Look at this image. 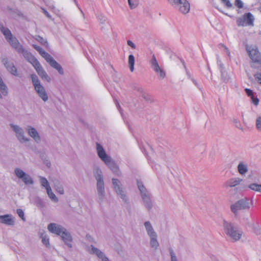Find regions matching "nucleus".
I'll list each match as a JSON object with an SVG mask.
<instances>
[{
	"mask_svg": "<svg viewBox=\"0 0 261 261\" xmlns=\"http://www.w3.org/2000/svg\"><path fill=\"white\" fill-rule=\"evenodd\" d=\"M136 90L139 91L141 93V96L146 100H148L149 99L148 95L144 92L143 89L140 87H138L136 88Z\"/></svg>",
	"mask_w": 261,
	"mask_h": 261,
	"instance_id": "obj_36",
	"label": "nucleus"
},
{
	"mask_svg": "<svg viewBox=\"0 0 261 261\" xmlns=\"http://www.w3.org/2000/svg\"><path fill=\"white\" fill-rule=\"evenodd\" d=\"M76 5H77L76 0H73Z\"/></svg>",
	"mask_w": 261,
	"mask_h": 261,
	"instance_id": "obj_58",
	"label": "nucleus"
},
{
	"mask_svg": "<svg viewBox=\"0 0 261 261\" xmlns=\"http://www.w3.org/2000/svg\"><path fill=\"white\" fill-rule=\"evenodd\" d=\"M224 228L225 233L234 242L241 239L243 232L239 230L238 226L234 223L224 221Z\"/></svg>",
	"mask_w": 261,
	"mask_h": 261,
	"instance_id": "obj_3",
	"label": "nucleus"
},
{
	"mask_svg": "<svg viewBox=\"0 0 261 261\" xmlns=\"http://www.w3.org/2000/svg\"><path fill=\"white\" fill-rule=\"evenodd\" d=\"M33 85L38 96L44 102L48 99L47 93L44 87L41 85L38 76L35 74L31 75Z\"/></svg>",
	"mask_w": 261,
	"mask_h": 261,
	"instance_id": "obj_8",
	"label": "nucleus"
},
{
	"mask_svg": "<svg viewBox=\"0 0 261 261\" xmlns=\"http://www.w3.org/2000/svg\"><path fill=\"white\" fill-rule=\"evenodd\" d=\"M29 135L32 137L37 143H39L41 141L40 135H39L36 129L32 126L28 125L26 127Z\"/></svg>",
	"mask_w": 261,
	"mask_h": 261,
	"instance_id": "obj_20",
	"label": "nucleus"
},
{
	"mask_svg": "<svg viewBox=\"0 0 261 261\" xmlns=\"http://www.w3.org/2000/svg\"><path fill=\"white\" fill-rule=\"evenodd\" d=\"M192 82H193V83H194L196 86H197V85H198V83H197V82L196 81V80H195L194 79H192Z\"/></svg>",
	"mask_w": 261,
	"mask_h": 261,
	"instance_id": "obj_53",
	"label": "nucleus"
},
{
	"mask_svg": "<svg viewBox=\"0 0 261 261\" xmlns=\"http://www.w3.org/2000/svg\"><path fill=\"white\" fill-rule=\"evenodd\" d=\"M33 203L38 206L43 207L45 203L43 200L39 197H35L33 200Z\"/></svg>",
	"mask_w": 261,
	"mask_h": 261,
	"instance_id": "obj_33",
	"label": "nucleus"
},
{
	"mask_svg": "<svg viewBox=\"0 0 261 261\" xmlns=\"http://www.w3.org/2000/svg\"><path fill=\"white\" fill-rule=\"evenodd\" d=\"M0 30L5 36L7 41L13 37L10 30L7 28L4 27L3 25H0Z\"/></svg>",
	"mask_w": 261,
	"mask_h": 261,
	"instance_id": "obj_27",
	"label": "nucleus"
},
{
	"mask_svg": "<svg viewBox=\"0 0 261 261\" xmlns=\"http://www.w3.org/2000/svg\"><path fill=\"white\" fill-rule=\"evenodd\" d=\"M113 188L118 196L124 202L128 201V196L126 192L123 188L120 181L116 178H112V179Z\"/></svg>",
	"mask_w": 261,
	"mask_h": 261,
	"instance_id": "obj_9",
	"label": "nucleus"
},
{
	"mask_svg": "<svg viewBox=\"0 0 261 261\" xmlns=\"http://www.w3.org/2000/svg\"><path fill=\"white\" fill-rule=\"evenodd\" d=\"M33 46L53 68L56 69L60 74H64V70L62 66L48 53L37 45L34 44Z\"/></svg>",
	"mask_w": 261,
	"mask_h": 261,
	"instance_id": "obj_5",
	"label": "nucleus"
},
{
	"mask_svg": "<svg viewBox=\"0 0 261 261\" xmlns=\"http://www.w3.org/2000/svg\"><path fill=\"white\" fill-rule=\"evenodd\" d=\"M0 222L9 226H13L15 223L14 218L9 214L0 216Z\"/></svg>",
	"mask_w": 261,
	"mask_h": 261,
	"instance_id": "obj_23",
	"label": "nucleus"
},
{
	"mask_svg": "<svg viewBox=\"0 0 261 261\" xmlns=\"http://www.w3.org/2000/svg\"><path fill=\"white\" fill-rule=\"evenodd\" d=\"M97 18H98V21H99V23L101 24H103L105 23L106 20H107V18L106 16H105L104 15H99L98 16H97Z\"/></svg>",
	"mask_w": 261,
	"mask_h": 261,
	"instance_id": "obj_39",
	"label": "nucleus"
},
{
	"mask_svg": "<svg viewBox=\"0 0 261 261\" xmlns=\"http://www.w3.org/2000/svg\"><path fill=\"white\" fill-rule=\"evenodd\" d=\"M254 19L253 15L249 12L245 14L242 17L238 18L237 22L238 26L253 25Z\"/></svg>",
	"mask_w": 261,
	"mask_h": 261,
	"instance_id": "obj_13",
	"label": "nucleus"
},
{
	"mask_svg": "<svg viewBox=\"0 0 261 261\" xmlns=\"http://www.w3.org/2000/svg\"><path fill=\"white\" fill-rule=\"evenodd\" d=\"M47 229L50 232L60 236L66 228L58 224L51 223L48 224Z\"/></svg>",
	"mask_w": 261,
	"mask_h": 261,
	"instance_id": "obj_15",
	"label": "nucleus"
},
{
	"mask_svg": "<svg viewBox=\"0 0 261 261\" xmlns=\"http://www.w3.org/2000/svg\"><path fill=\"white\" fill-rule=\"evenodd\" d=\"M128 1V4L129 5L130 3L132 2V0H127Z\"/></svg>",
	"mask_w": 261,
	"mask_h": 261,
	"instance_id": "obj_57",
	"label": "nucleus"
},
{
	"mask_svg": "<svg viewBox=\"0 0 261 261\" xmlns=\"http://www.w3.org/2000/svg\"><path fill=\"white\" fill-rule=\"evenodd\" d=\"M248 187L253 191L261 192L260 184L253 183L249 185Z\"/></svg>",
	"mask_w": 261,
	"mask_h": 261,
	"instance_id": "obj_34",
	"label": "nucleus"
},
{
	"mask_svg": "<svg viewBox=\"0 0 261 261\" xmlns=\"http://www.w3.org/2000/svg\"><path fill=\"white\" fill-rule=\"evenodd\" d=\"M2 62L8 71L13 75L18 76L17 69L13 62L10 61L6 58L3 59Z\"/></svg>",
	"mask_w": 261,
	"mask_h": 261,
	"instance_id": "obj_14",
	"label": "nucleus"
},
{
	"mask_svg": "<svg viewBox=\"0 0 261 261\" xmlns=\"http://www.w3.org/2000/svg\"><path fill=\"white\" fill-rule=\"evenodd\" d=\"M14 173L16 176L20 179L26 185H33L34 181L31 176L27 174L21 169L16 168L14 169Z\"/></svg>",
	"mask_w": 261,
	"mask_h": 261,
	"instance_id": "obj_11",
	"label": "nucleus"
},
{
	"mask_svg": "<svg viewBox=\"0 0 261 261\" xmlns=\"http://www.w3.org/2000/svg\"><path fill=\"white\" fill-rule=\"evenodd\" d=\"M53 183L56 191L61 195H63L64 194V190L61 182L58 179H55L53 180Z\"/></svg>",
	"mask_w": 261,
	"mask_h": 261,
	"instance_id": "obj_25",
	"label": "nucleus"
},
{
	"mask_svg": "<svg viewBox=\"0 0 261 261\" xmlns=\"http://www.w3.org/2000/svg\"><path fill=\"white\" fill-rule=\"evenodd\" d=\"M43 12L44 14L49 18H51V15L48 13V12L45 10L44 9H42Z\"/></svg>",
	"mask_w": 261,
	"mask_h": 261,
	"instance_id": "obj_52",
	"label": "nucleus"
},
{
	"mask_svg": "<svg viewBox=\"0 0 261 261\" xmlns=\"http://www.w3.org/2000/svg\"><path fill=\"white\" fill-rule=\"evenodd\" d=\"M245 92L247 95L248 96H250L251 97H252L253 95V92L252 90H250V89H245Z\"/></svg>",
	"mask_w": 261,
	"mask_h": 261,
	"instance_id": "obj_48",
	"label": "nucleus"
},
{
	"mask_svg": "<svg viewBox=\"0 0 261 261\" xmlns=\"http://www.w3.org/2000/svg\"><path fill=\"white\" fill-rule=\"evenodd\" d=\"M62 240L65 243V244L69 248H71L72 247L71 242L72 241V238L71 236L70 233L65 229V230L60 235Z\"/></svg>",
	"mask_w": 261,
	"mask_h": 261,
	"instance_id": "obj_22",
	"label": "nucleus"
},
{
	"mask_svg": "<svg viewBox=\"0 0 261 261\" xmlns=\"http://www.w3.org/2000/svg\"><path fill=\"white\" fill-rule=\"evenodd\" d=\"M225 6L228 8L232 7V5L229 0H221Z\"/></svg>",
	"mask_w": 261,
	"mask_h": 261,
	"instance_id": "obj_49",
	"label": "nucleus"
},
{
	"mask_svg": "<svg viewBox=\"0 0 261 261\" xmlns=\"http://www.w3.org/2000/svg\"><path fill=\"white\" fill-rule=\"evenodd\" d=\"M8 42H9L11 46L14 48L18 54H20L21 51H23L24 49L23 47L15 37L13 36L12 38H10Z\"/></svg>",
	"mask_w": 261,
	"mask_h": 261,
	"instance_id": "obj_21",
	"label": "nucleus"
},
{
	"mask_svg": "<svg viewBox=\"0 0 261 261\" xmlns=\"http://www.w3.org/2000/svg\"><path fill=\"white\" fill-rule=\"evenodd\" d=\"M138 5V3L137 1L134 0L132 1L131 3H130L129 6L130 9H134L137 7Z\"/></svg>",
	"mask_w": 261,
	"mask_h": 261,
	"instance_id": "obj_43",
	"label": "nucleus"
},
{
	"mask_svg": "<svg viewBox=\"0 0 261 261\" xmlns=\"http://www.w3.org/2000/svg\"><path fill=\"white\" fill-rule=\"evenodd\" d=\"M20 54L23 55L24 58L30 62L33 67L36 66L39 62L37 59L33 56L31 53L26 50L24 48L22 51H21Z\"/></svg>",
	"mask_w": 261,
	"mask_h": 261,
	"instance_id": "obj_19",
	"label": "nucleus"
},
{
	"mask_svg": "<svg viewBox=\"0 0 261 261\" xmlns=\"http://www.w3.org/2000/svg\"><path fill=\"white\" fill-rule=\"evenodd\" d=\"M235 5L239 8H242L243 7V3L241 0H236Z\"/></svg>",
	"mask_w": 261,
	"mask_h": 261,
	"instance_id": "obj_47",
	"label": "nucleus"
},
{
	"mask_svg": "<svg viewBox=\"0 0 261 261\" xmlns=\"http://www.w3.org/2000/svg\"><path fill=\"white\" fill-rule=\"evenodd\" d=\"M225 49L226 50V52H227L228 51H229L228 48L227 47H226L225 46L223 45Z\"/></svg>",
	"mask_w": 261,
	"mask_h": 261,
	"instance_id": "obj_54",
	"label": "nucleus"
},
{
	"mask_svg": "<svg viewBox=\"0 0 261 261\" xmlns=\"http://www.w3.org/2000/svg\"><path fill=\"white\" fill-rule=\"evenodd\" d=\"M242 181V179L237 177L230 178L225 183V186L227 188H233L235 187Z\"/></svg>",
	"mask_w": 261,
	"mask_h": 261,
	"instance_id": "obj_24",
	"label": "nucleus"
},
{
	"mask_svg": "<svg viewBox=\"0 0 261 261\" xmlns=\"http://www.w3.org/2000/svg\"><path fill=\"white\" fill-rule=\"evenodd\" d=\"M169 251L171 256V261H178L177 258L172 248H169Z\"/></svg>",
	"mask_w": 261,
	"mask_h": 261,
	"instance_id": "obj_38",
	"label": "nucleus"
},
{
	"mask_svg": "<svg viewBox=\"0 0 261 261\" xmlns=\"http://www.w3.org/2000/svg\"><path fill=\"white\" fill-rule=\"evenodd\" d=\"M175 7L182 14H186L190 11V4L187 0H181Z\"/></svg>",
	"mask_w": 261,
	"mask_h": 261,
	"instance_id": "obj_17",
	"label": "nucleus"
},
{
	"mask_svg": "<svg viewBox=\"0 0 261 261\" xmlns=\"http://www.w3.org/2000/svg\"><path fill=\"white\" fill-rule=\"evenodd\" d=\"M144 225L147 234L149 237H152L154 235L157 234L149 221H148L145 222Z\"/></svg>",
	"mask_w": 261,
	"mask_h": 261,
	"instance_id": "obj_26",
	"label": "nucleus"
},
{
	"mask_svg": "<svg viewBox=\"0 0 261 261\" xmlns=\"http://www.w3.org/2000/svg\"><path fill=\"white\" fill-rule=\"evenodd\" d=\"M46 192L48 197L53 201L55 202H57L58 201V198L57 197L56 195L53 192L51 188L48 189H47Z\"/></svg>",
	"mask_w": 261,
	"mask_h": 261,
	"instance_id": "obj_30",
	"label": "nucleus"
},
{
	"mask_svg": "<svg viewBox=\"0 0 261 261\" xmlns=\"http://www.w3.org/2000/svg\"><path fill=\"white\" fill-rule=\"evenodd\" d=\"M80 11H81V13L84 15V13H83V11H82V10H80Z\"/></svg>",
	"mask_w": 261,
	"mask_h": 261,
	"instance_id": "obj_59",
	"label": "nucleus"
},
{
	"mask_svg": "<svg viewBox=\"0 0 261 261\" xmlns=\"http://www.w3.org/2000/svg\"><path fill=\"white\" fill-rule=\"evenodd\" d=\"M138 188L140 191L142 202L147 211H150L153 207V201L151 194L143 185L142 181L137 180Z\"/></svg>",
	"mask_w": 261,
	"mask_h": 261,
	"instance_id": "obj_4",
	"label": "nucleus"
},
{
	"mask_svg": "<svg viewBox=\"0 0 261 261\" xmlns=\"http://www.w3.org/2000/svg\"><path fill=\"white\" fill-rule=\"evenodd\" d=\"M227 55H228V56H230V51H228L227 52Z\"/></svg>",
	"mask_w": 261,
	"mask_h": 261,
	"instance_id": "obj_56",
	"label": "nucleus"
},
{
	"mask_svg": "<svg viewBox=\"0 0 261 261\" xmlns=\"http://www.w3.org/2000/svg\"><path fill=\"white\" fill-rule=\"evenodd\" d=\"M256 126L257 129L261 132V116L258 117L256 120Z\"/></svg>",
	"mask_w": 261,
	"mask_h": 261,
	"instance_id": "obj_41",
	"label": "nucleus"
},
{
	"mask_svg": "<svg viewBox=\"0 0 261 261\" xmlns=\"http://www.w3.org/2000/svg\"><path fill=\"white\" fill-rule=\"evenodd\" d=\"M254 232L257 235L261 234V228L259 227H256L254 228Z\"/></svg>",
	"mask_w": 261,
	"mask_h": 261,
	"instance_id": "obj_50",
	"label": "nucleus"
},
{
	"mask_svg": "<svg viewBox=\"0 0 261 261\" xmlns=\"http://www.w3.org/2000/svg\"><path fill=\"white\" fill-rule=\"evenodd\" d=\"M90 248L91 249L89 250V252L91 254L95 255L101 261H109V258L106 256L105 254L98 248L94 247L93 245H91Z\"/></svg>",
	"mask_w": 261,
	"mask_h": 261,
	"instance_id": "obj_16",
	"label": "nucleus"
},
{
	"mask_svg": "<svg viewBox=\"0 0 261 261\" xmlns=\"http://www.w3.org/2000/svg\"><path fill=\"white\" fill-rule=\"evenodd\" d=\"M93 175L96 180L97 201L99 203H101L106 197L105 184L101 170L97 167L94 168Z\"/></svg>",
	"mask_w": 261,
	"mask_h": 261,
	"instance_id": "obj_1",
	"label": "nucleus"
},
{
	"mask_svg": "<svg viewBox=\"0 0 261 261\" xmlns=\"http://www.w3.org/2000/svg\"><path fill=\"white\" fill-rule=\"evenodd\" d=\"M40 182L41 185L42 187H44L46 190H47V189L50 188L49 182L46 178H45L44 177L40 176Z\"/></svg>",
	"mask_w": 261,
	"mask_h": 261,
	"instance_id": "obj_31",
	"label": "nucleus"
},
{
	"mask_svg": "<svg viewBox=\"0 0 261 261\" xmlns=\"http://www.w3.org/2000/svg\"><path fill=\"white\" fill-rule=\"evenodd\" d=\"M149 238L150 247L154 249H156L159 246V243L158 241V235L155 234L152 237H149Z\"/></svg>",
	"mask_w": 261,
	"mask_h": 261,
	"instance_id": "obj_28",
	"label": "nucleus"
},
{
	"mask_svg": "<svg viewBox=\"0 0 261 261\" xmlns=\"http://www.w3.org/2000/svg\"><path fill=\"white\" fill-rule=\"evenodd\" d=\"M251 98L252 102L255 106H257L258 105L259 99L257 97H254V96H253L252 97H251Z\"/></svg>",
	"mask_w": 261,
	"mask_h": 261,
	"instance_id": "obj_45",
	"label": "nucleus"
},
{
	"mask_svg": "<svg viewBox=\"0 0 261 261\" xmlns=\"http://www.w3.org/2000/svg\"><path fill=\"white\" fill-rule=\"evenodd\" d=\"M238 170L241 175L246 174L248 171L247 164L242 162L239 163L238 166Z\"/></svg>",
	"mask_w": 261,
	"mask_h": 261,
	"instance_id": "obj_29",
	"label": "nucleus"
},
{
	"mask_svg": "<svg viewBox=\"0 0 261 261\" xmlns=\"http://www.w3.org/2000/svg\"><path fill=\"white\" fill-rule=\"evenodd\" d=\"M42 242L46 246L49 245V238L46 234H42L41 236Z\"/></svg>",
	"mask_w": 261,
	"mask_h": 261,
	"instance_id": "obj_37",
	"label": "nucleus"
},
{
	"mask_svg": "<svg viewBox=\"0 0 261 261\" xmlns=\"http://www.w3.org/2000/svg\"><path fill=\"white\" fill-rule=\"evenodd\" d=\"M96 150L98 157L111 169L115 173L118 174L119 170L112 159L108 155L103 147L99 143H96Z\"/></svg>",
	"mask_w": 261,
	"mask_h": 261,
	"instance_id": "obj_2",
	"label": "nucleus"
},
{
	"mask_svg": "<svg viewBox=\"0 0 261 261\" xmlns=\"http://www.w3.org/2000/svg\"><path fill=\"white\" fill-rule=\"evenodd\" d=\"M17 213L18 215L22 219V220L25 221V219L23 211L21 209L17 210Z\"/></svg>",
	"mask_w": 261,
	"mask_h": 261,
	"instance_id": "obj_42",
	"label": "nucleus"
},
{
	"mask_svg": "<svg viewBox=\"0 0 261 261\" xmlns=\"http://www.w3.org/2000/svg\"><path fill=\"white\" fill-rule=\"evenodd\" d=\"M255 79L257 82L261 85V73H257L254 75Z\"/></svg>",
	"mask_w": 261,
	"mask_h": 261,
	"instance_id": "obj_46",
	"label": "nucleus"
},
{
	"mask_svg": "<svg viewBox=\"0 0 261 261\" xmlns=\"http://www.w3.org/2000/svg\"><path fill=\"white\" fill-rule=\"evenodd\" d=\"M217 63H218V65H219V68H220V69L221 70V72L222 71H225L226 70L225 69H224V65L222 63L221 61L219 60V59L218 58H217Z\"/></svg>",
	"mask_w": 261,
	"mask_h": 261,
	"instance_id": "obj_44",
	"label": "nucleus"
},
{
	"mask_svg": "<svg viewBox=\"0 0 261 261\" xmlns=\"http://www.w3.org/2000/svg\"><path fill=\"white\" fill-rule=\"evenodd\" d=\"M246 49L250 59L253 61L251 64L252 68H255L261 66V56L256 46L247 45Z\"/></svg>",
	"mask_w": 261,
	"mask_h": 261,
	"instance_id": "obj_7",
	"label": "nucleus"
},
{
	"mask_svg": "<svg viewBox=\"0 0 261 261\" xmlns=\"http://www.w3.org/2000/svg\"><path fill=\"white\" fill-rule=\"evenodd\" d=\"M3 94L1 92H0V99H2L3 98Z\"/></svg>",
	"mask_w": 261,
	"mask_h": 261,
	"instance_id": "obj_55",
	"label": "nucleus"
},
{
	"mask_svg": "<svg viewBox=\"0 0 261 261\" xmlns=\"http://www.w3.org/2000/svg\"><path fill=\"white\" fill-rule=\"evenodd\" d=\"M221 72L222 80L225 83H227L228 82H229L230 79V77L229 75L228 74L227 71L225 70L222 71Z\"/></svg>",
	"mask_w": 261,
	"mask_h": 261,
	"instance_id": "obj_35",
	"label": "nucleus"
},
{
	"mask_svg": "<svg viewBox=\"0 0 261 261\" xmlns=\"http://www.w3.org/2000/svg\"><path fill=\"white\" fill-rule=\"evenodd\" d=\"M36 70L38 74L43 81H46L47 82H50L51 81L50 77L48 75L46 71L44 70L40 63L36 66L34 67Z\"/></svg>",
	"mask_w": 261,
	"mask_h": 261,
	"instance_id": "obj_18",
	"label": "nucleus"
},
{
	"mask_svg": "<svg viewBox=\"0 0 261 261\" xmlns=\"http://www.w3.org/2000/svg\"><path fill=\"white\" fill-rule=\"evenodd\" d=\"M232 121L236 127H237L242 130H243V127L242 126V124L240 121H239L237 119H233Z\"/></svg>",
	"mask_w": 261,
	"mask_h": 261,
	"instance_id": "obj_40",
	"label": "nucleus"
},
{
	"mask_svg": "<svg viewBox=\"0 0 261 261\" xmlns=\"http://www.w3.org/2000/svg\"><path fill=\"white\" fill-rule=\"evenodd\" d=\"M252 205L253 202L252 199L245 197L232 204L230 205V210L232 213L235 216H237L239 213V211L248 210Z\"/></svg>",
	"mask_w": 261,
	"mask_h": 261,
	"instance_id": "obj_6",
	"label": "nucleus"
},
{
	"mask_svg": "<svg viewBox=\"0 0 261 261\" xmlns=\"http://www.w3.org/2000/svg\"><path fill=\"white\" fill-rule=\"evenodd\" d=\"M127 44L133 49H135L136 47V45L131 40H127Z\"/></svg>",
	"mask_w": 261,
	"mask_h": 261,
	"instance_id": "obj_51",
	"label": "nucleus"
},
{
	"mask_svg": "<svg viewBox=\"0 0 261 261\" xmlns=\"http://www.w3.org/2000/svg\"><path fill=\"white\" fill-rule=\"evenodd\" d=\"M10 126L15 132L17 139L20 143H25L30 141V139L25 136L24 132L22 127L19 125L13 124H11Z\"/></svg>",
	"mask_w": 261,
	"mask_h": 261,
	"instance_id": "obj_12",
	"label": "nucleus"
},
{
	"mask_svg": "<svg viewBox=\"0 0 261 261\" xmlns=\"http://www.w3.org/2000/svg\"><path fill=\"white\" fill-rule=\"evenodd\" d=\"M101 29H102V30L104 29V28L102 27L101 28Z\"/></svg>",
	"mask_w": 261,
	"mask_h": 261,
	"instance_id": "obj_60",
	"label": "nucleus"
},
{
	"mask_svg": "<svg viewBox=\"0 0 261 261\" xmlns=\"http://www.w3.org/2000/svg\"><path fill=\"white\" fill-rule=\"evenodd\" d=\"M135 57L133 55H130L128 56V65L130 70L133 72L134 70Z\"/></svg>",
	"mask_w": 261,
	"mask_h": 261,
	"instance_id": "obj_32",
	"label": "nucleus"
},
{
	"mask_svg": "<svg viewBox=\"0 0 261 261\" xmlns=\"http://www.w3.org/2000/svg\"><path fill=\"white\" fill-rule=\"evenodd\" d=\"M150 63L152 69L158 74V79L163 80L166 77V73L165 70L159 66L154 55H153Z\"/></svg>",
	"mask_w": 261,
	"mask_h": 261,
	"instance_id": "obj_10",
	"label": "nucleus"
}]
</instances>
